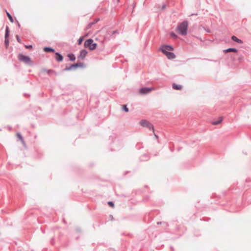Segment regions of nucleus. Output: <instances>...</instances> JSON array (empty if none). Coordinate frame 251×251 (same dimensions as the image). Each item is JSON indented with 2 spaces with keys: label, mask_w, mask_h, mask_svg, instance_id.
<instances>
[{
  "label": "nucleus",
  "mask_w": 251,
  "mask_h": 251,
  "mask_svg": "<svg viewBox=\"0 0 251 251\" xmlns=\"http://www.w3.org/2000/svg\"><path fill=\"white\" fill-rule=\"evenodd\" d=\"M188 23L187 21H183L178 24L177 26V29L179 31L180 35L184 36L187 35L188 30Z\"/></svg>",
  "instance_id": "1"
},
{
  "label": "nucleus",
  "mask_w": 251,
  "mask_h": 251,
  "mask_svg": "<svg viewBox=\"0 0 251 251\" xmlns=\"http://www.w3.org/2000/svg\"><path fill=\"white\" fill-rule=\"evenodd\" d=\"M18 58L19 61L24 62L25 64H27L29 66L32 65L31 59L28 56L24 55L22 53H19L18 56Z\"/></svg>",
  "instance_id": "2"
},
{
  "label": "nucleus",
  "mask_w": 251,
  "mask_h": 251,
  "mask_svg": "<svg viewBox=\"0 0 251 251\" xmlns=\"http://www.w3.org/2000/svg\"><path fill=\"white\" fill-rule=\"evenodd\" d=\"M84 45L85 48H88L91 50H95L98 46L97 44L94 43L93 40L92 39L86 40L84 42Z\"/></svg>",
  "instance_id": "3"
},
{
  "label": "nucleus",
  "mask_w": 251,
  "mask_h": 251,
  "mask_svg": "<svg viewBox=\"0 0 251 251\" xmlns=\"http://www.w3.org/2000/svg\"><path fill=\"white\" fill-rule=\"evenodd\" d=\"M84 66V64L82 62H77L75 64H71L70 66H66L63 70V71H69L72 70H75L79 67Z\"/></svg>",
  "instance_id": "4"
},
{
  "label": "nucleus",
  "mask_w": 251,
  "mask_h": 251,
  "mask_svg": "<svg viewBox=\"0 0 251 251\" xmlns=\"http://www.w3.org/2000/svg\"><path fill=\"white\" fill-rule=\"evenodd\" d=\"M140 125L143 127H146L150 130H154V127L152 124L145 120H142L140 121Z\"/></svg>",
  "instance_id": "5"
},
{
  "label": "nucleus",
  "mask_w": 251,
  "mask_h": 251,
  "mask_svg": "<svg viewBox=\"0 0 251 251\" xmlns=\"http://www.w3.org/2000/svg\"><path fill=\"white\" fill-rule=\"evenodd\" d=\"M161 51L167 57V58L169 59H172L176 58V56L175 54L171 51H168L166 50H164L163 49H161Z\"/></svg>",
  "instance_id": "6"
},
{
  "label": "nucleus",
  "mask_w": 251,
  "mask_h": 251,
  "mask_svg": "<svg viewBox=\"0 0 251 251\" xmlns=\"http://www.w3.org/2000/svg\"><path fill=\"white\" fill-rule=\"evenodd\" d=\"M9 36V29L8 26H6L5 28V40H4V44L6 48H7L9 46V40L8 39Z\"/></svg>",
  "instance_id": "7"
},
{
  "label": "nucleus",
  "mask_w": 251,
  "mask_h": 251,
  "mask_svg": "<svg viewBox=\"0 0 251 251\" xmlns=\"http://www.w3.org/2000/svg\"><path fill=\"white\" fill-rule=\"evenodd\" d=\"M153 89L151 87H142L139 90V92L141 94L145 95L149 93L151 90Z\"/></svg>",
  "instance_id": "8"
},
{
  "label": "nucleus",
  "mask_w": 251,
  "mask_h": 251,
  "mask_svg": "<svg viewBox=\"0 0 251 251\" xmlns=\"http://www.w3.org/2000/svg\"><path fill=\"white\" fill-rule=\"evenodd\" d=\"M87 53H88V51L86 50H85V49L81 50L80 51L79 53L77 56V58L79 59L83 60L85 58V57H86V55L87 54Z\"/></svg>",
  "instance_id": "9"
},
{
  "label": "nucleus",
  "mask_w": 251,
  "mask_h": 251,
  "mask_svg": "<svg viewBox=\"0 0 251 251\" xmlns=\"http://www.w3.org/2000/svg\"><path fill=\"white\" fill-rule=\"evenodd\" d=\"M161 49H163L164 50H166L167 51H173L174 50V48L172 46L170 45H163L161 46L160 48V50L161 51Z\"/></svg>",
  "instance_id": "10"
},
{
  "label": "nucleus",
  "mask_w": 251,
  "mask_h": 251,
  "mask_svg": "<svg viewBox=\"0 0 251 251\" xmlns=\"http://www.w3.org/2000/svg\"><path fill=\"white\" fill-rule=\"evenodd\" d=\"M55 54L56 55L55 59L56 61L58 62H61L63 61V56L61 53L58 52H56Z\"/></svg>",
  "instance_id": "11"
},
{
  "label": "nucleus",
  "mask_w": 251,
  "mask_h": 251,
  "mask_svg": "<svg viewBox=\"0 0 251 251\" xmlns=\"http://www.w3.org/2000/svg\"><path fill=\"white\" fill-rule=\"evenodd\" d=\"M223 51L224 53H228L229 52H237L238 50L236 48H229L227 49H225L223 50Z\"/></svg>",
  "instance_id": "12"
},
{
  "label": "nucleus",
  "mask_w": 251,
  "mask_h": 251,
  "mask_svg": "<svg viewBox=\"0 0 251 251\" xmlns=\"http://www.w3.org/2000/svg\"><path fill=\"white\" fill-rule=\"evenodd\" d=\"M149 158H150L149 155L148 154L145 153V154H143V155H142L141 156H140V160L141 161H145L148 160L149 159Z\"/></svg>",
  "instance_id": "13"
},
{
  "label": "nucleus",
  "mask_w": 251,
  "mask_h": 251,
  "mask_svg": "<svg viewBox=\"0 0 251 251\" xmlns=\"http://www.w3.org/2000/svg\"><path fill=\"white\" fill-rule=\"evenodd\" d=\"M43 50L44 51L47 52H55V50L50 47H45L43 48Z\"/></svg>",
  "instance_id": "14"
},
{
  "label": "nucleus",
  "mask_w": 251,
  "mask_h": 251,
  "mask_svg": "<svg viewBox=\"0 0 251 251\" xmlns=\"http://www.w3.org/2000/svg\"><path fill=\"white\" fill-rule=\"evenodd\" d=\"M231 39L234 42H236L239 44H242L243 43V41L241 39L238 38L236 36L233 35L231 36Z\"/></svg>",
  "instance_id": "15"
},
{
  "label": "nucleus",
  "mask_w": 251,
  "mask_h": 251,
  "mask_svg": "<svg viewBox=\"0 0 251 251\" xmlns=\"http://www.w3.org/2000/svg\"><path fill=\"white\" fill-rule=\"evenodd\" d=\"M172 88L175 90H180L182 89V86L181 85L173 83L172 84Z\"/></svg>",
  "instance_id": "16"
},
{
  "label": "nucleus",
  "mask_w": 251,
  "mask_h": 251,
  "mask_svg": "<svg viewBox=\"0 0 251 251\" xmlns=\"http://www.w3.org/2000/svg\"><path fill=\"white\" fill-rule=\"evenodd\" d=\"M67 56L69 57V60L71 61H75V60L76 57L75 55L73 53L68 54Z\"/></svg>",
  "instance_id": "17"
},
{
  "label": "nucleus",
  "mask_w": 251,
  "mask_h": 251,
  "mask_svg": "<svg viewBox=\"0 0 251 251\" xmlns=\"http://www.w3.org/2000/svg\"><path fill=\"white\" fill-rule=\"evenodd\" d=\"M222 121H223V117H219V120L212 121V124L213 125H217L219 124Z\"/></svg>",
  "instance_id": "18"
},
{
  "label": "nucleus",
  "mask_w": 251,
  "mask_h": 251,
  "mask_svg": "<svg viewBox=\"0 0 251 251\" xmlns=\"http://www.w3.org/2000/svg\"><path fill=\"white\" fill-rule=\"evenodd\" d=\"M5 11L6 12V15H7L9 21H10V22L13 23L14 22V20H13V18L12 15L6 10H5Z\"/></svg>",
  "instance_id": "19"
},
{
  "label": "nucleus",
  "mask_w": 251,
  "mask_h": 251,
  "mask_svg": "<svg viewBox=\"0 0 251 251\" xmlns=\"http://www.w3.org/2000/svg\"><path fill=\"white\" fill-rule=\"evenodd\" d=\"M119 33L120 32L118 30H115L113 31L112 32H108V34L110 36H113L115 34H119Z\"/></svg>",
  "instance_id": "20"
},
{
  "label": "nucleus",
  "mask_w": 251,
  "mask_h": 251,
  "mask_svg": "<svg viewBox=\"0 0 251 251\" xmlns=\"http://www.w3.org/2000/svg\"><path fill=\"white\" fill-rule=\"evenodd\" d=\"M84 40V37L83 36L80 37L78 40H77V43L78 45H81Z\"/></svg>",
  "instance_id": "21"
},
{
  "label": "nucleus",
  "mask_w": 251,
  "mask_h": 251,
  "mask_svg": "<svg viewBox=\"0 0 251 251\" xmlns=\"http://www.w3.org/2000/svg\"><path fill=\"white\" fill-rule=\"evenodd\" d=\"M122 109L126 112H128L129 111V109L127 108L126 105H123Z\"/></svg>",
  "instance_id": "22"
},
{
  "label": "nucleus",
  "mask_w": 251,
  "mask_h": 251,
  "mask_svg": "<svg viewBox=\"0 0 251 251\" xmlns=\"http://www.w3.org/2000/svg\"><path fill=\"white\" fill-rule=\"evenodd\" d=\"M17 135L18 136V137L19 138V139L22 142H24V139H23V137L22 136V135H21V134H20V133H18L17 134Z\"/></svg>",
  "instance_id": "23"
},
{
  "label": "nucleus",
  "mask_w": 251,
  "mask_h": 251,
  "mask_svg": "<svg viewBox=\"0 0 251 251\" xmlns=\"http://www.w3.org/2000/svg\"><path fill=\"white\" fill-rule=\"evenodd\" d=\"M170 35L174 38H177V36L176 35V34L175 33H174V32H171L170 33Z\"/></svg>",
  "instance_id": "24"
},
{
  "label": "nucleus",
  "mask_w": 251,
  "mask_h": 251,
  "mask_svg": "<svg viewBox=\"0 0 251 251\" xmlns=\"http://www.w3.org/2000/svg\"><path fill=\"white\" fill-rule=\"evenodd\" d=\"M47 72L48 73V74H50L51 73H54L55 75H57V73L56 72H55V71H53V70H47Z\"/></svg>",
  "instance_id": "25"
},
{
  "label": "nucleus",
  "mask_w": 251,
  "mask_h": 251,
  "mask_svg": "<svg viewBox=\"0 0 251 251\" xmlns=\"http://www.w3.org/2000/svg\"><path fill=\"white\" fill-rule=\"evenodd\" d=\"M25 47L26 49H32V46L31 45H25Z\"/></svg>",
  "instance_id": "26"
},
{
  "label": "nucleus",
  "mask_w": 251,
  "mask_h": 251,
  "mask_svg": "<svg viewBox=\"0 0 251 251\" xmlns=\"http://www.w3.org/2000/svg\"><path fill=\"white\" fill-rule=\"evenodd\" d=\"M16 39H17L18 42L20 44L22 43V40H21L19 36L16 35Z\"/></svg>",
  "instance_id": "27"
},
{
  "label": "nucleus",
  "mask_w": 251,
  "mask_h": 251,
  "mask_svg": "<svg viewBox=\"0 0 251 251\" xmlns=\"http://www.w3.org/2000/svg\"><path fill=\"white\" fill-rule=\"evenodd\" d=\"M95 24V23H89L88 25H87V29H88V28H90L91 26Z\"/></svg>",
  "instance_id": "28"
},
{
  "label": "nucleus",
  "mask_w": 251,
  "mask_h": 251,
  "mask_svg": "<svg viewBox=\"0 0 251 251\" xmlns=\"http://www.w3.org/2000/svg\"><path fill=\"white\" fill-rule=\"evenodd\" d=\"M108 204L111 207H114V202L111 201L108 202Z\"/></svg>",
  "instance_id": "29"
},
{
  "label": "nucleus",
  "mask_w": 251,
  "mask_h": 251,
  "mask_svg": "<svg viewBox=\"0 0 251 251\" xmlns=\"http://www.w3.org/2000/svg\"><path fill=\"white\" fill-rule=\"evenodd\" d=\"M166 6V4H163V5H162V6H161V9H162V10H163V9H164L165 8Z\"/></svg>",
  "instance_id": "30"
},
{
  "label": "nucleus",
  "mask_w": 251,
  "mask_h": 251,
  "mask_svg": "<svg viewBox=\"0 0 251 251\" xmlns=\"http://www.w3.org/2000/svg\"><path fill=\"white\" fill-rule=\"evenodd\" d=\"M99 20H100L99 19H96L92 23H95V24H96Z\"/></svg>",
  "instance_id": "31"
},
{
  "label": "nucleus",
  "mask_w": 251,
  "mask_h": 251,
  "mask_svg": "<svg viewBox=\"0 0 251 251\" xmlns=\"http://www.w3.org/2000/svg\"><path fill=\"white\" fill-rule=\"evenodd\" d=\"M17 25H18V27L20 28L21 25L19 24V23L18 22V21H17Z\"/></svg>",
  "instance_id": "32"
},
{
  "label": "nucleus",
  "mask_w": 251,
  "mask_h": 251,
  "mask_svg": "<svg viewBox=\"0 0 251 251\" xmlns=\"http://www.w3.org/2000/svg\"><path fill=\"white\" fill-rule=\"evenodd\" d=\"M242 59H243V57H240L239 58V60H242Z\"/></svg>",
  "instance_id": "33"
},
{
  "label": "nucleus",
  "mask_w": 251,
  "mask_h": 251,
  "mask_svg": "<svg viewBox=\"0 0 251 251\" xmlns=\"http://www.w3.org/2000/svg\"><path fill=\"white\" fill-rule=\"evenodd\" d=\"M157 224L158 225H159V224H161V222H157Z\"/></svg>",
  "instance_id": "34"
},
{
  "label": "nucleus",
  "mask_w": 251,
  "mask_h": 251,
  "mask_svg": "<svg viewBox=\"0 0 251 251\" xmlns=\"http://www.w3.org/2000/svg\"><path fill=\"white\" fill-rule=\"evenodd\" d=\"M154 135H155V137H156V138H158V136H157L156 134H154Z\"/></svg>",
  "instance_id": "35"
},
{
  "label": "nucleus",
  "mask_w": 251,
  "mask_h": 251,
  "mask_svg": "<svg viewBox=\"0 0 251 251\" xmlns=\"http://www.w3.org/2000/svg\"><path fill=\"white\" fill-rule=\"evenodd\" d=\"M207 32H210V30H207Z\"/></svg>",
  "instance_id": "36"
},
{
  "label": "nucleus",
  "mask_w": 251,
  "mask_h": 251,
  "mask_svg": "<svg viewBox=\"0 0 251 251\" xmlns=\"http://www.w3.org/2000/svg\"><path fill=\"white\" fill-rule=\"evenodd\" d=\"M111 218H113V217H112V215H111Z\"/></svg>",
  "instance_id": "37"
},
{
  "label": "nucleus",
  "mask_w": 251,
  "mask_h": 251,
  "mask_svg": "<svg viewBox=\"0 0 251 251\" xmlns=\"http://www.w3.org/2000/svg\"><path fill=\"white\" fill-rule=\"evenodd\" d=\"M111 218H113V217H112V215H111Z\"/></svg>",
  "instance_id": "38"
},
{
  "label": "nucleus",
  "mask_w": 251,
  "mask_h": 251,
  "mask_svg": "<svg viewBox=\"0 0 251 251\" xmlns=\"http://www.w3.org/2000/svg\"><path fill=\"white\" fill-rule=\"evenodd\" d=\"M111 218H113V217H112V215H111Z\"/></svg>",
  "instance_id": "39"
},
{
  "label": "nucleus",
  "mask_w": 251,
  "mask_h": 251,
  "mask_svg": "<svg viewBox=\"0 0 251 251\" xmlns=\"http://www.w3.org/2000/svg\"><path fill=\"white\" fill-rule=\"evenodd\" d=\"M120 1V0H117V2H118Z\"/></svg>",
  "instance_id": "40"
}]
</instances>
